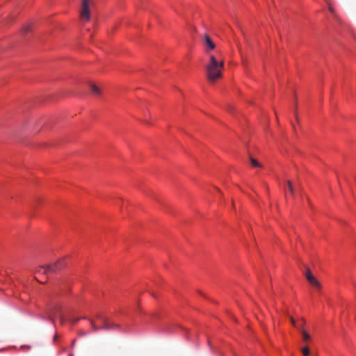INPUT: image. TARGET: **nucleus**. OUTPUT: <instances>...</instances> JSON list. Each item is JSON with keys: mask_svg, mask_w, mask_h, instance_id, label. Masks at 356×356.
Here are the masks:
<instances>
[{"mask_svg": "<svg viewBox=\"0 0 356 356\" xmlns=\"http://www.w3.org/2000/svg\"><path fill=\"white\" fill-rule=\"evenodd\" d=\"M151 113L149 110H145L143 113V119L141 120V122L147 126H151Z\"/></svg>", "mask_w": 356, "mask_h": 356, "instance_id": "obj_8", "label": "nucleus"}, {"mask_svg": "<svg viewBox=\"0 0 356 356\" xmlns=\"http://www.w3.org/2000/svg\"><path fill=\"white\" fill-rule=\"evenodd\" d=\"M251 164L253 167H260V163L254 158H251L250 159Z\"/></svg>", "mask_w": 356, "mask_h": 356, "instance_id": "obj_13", "label": "nucleus"}, {"mask_svg": "<svg viewBox=\"0 0 356 356\" xmlns=\"http://www.w3.org/2000/svg\"><path fill=\"white\" fill-rule=\"evenodd\" d=\"M291 321L292 325L297 328L300 332H302L304 329V326L305 325V321L304 319H301L299 321H295L293 318H291Z\"/></svg>", "mask_w": 356, "mask_h": 356, "instance_id": "obj_7", "label": "nucleus"}, {"mask_svg": "<svg viewBox=\"0 0 356 356\" xmlns=\"http://www.w3.org/2000/svg\"><path fill=\"white\" fill-rule=\"evenodd\" d=\"M306 278L307 281L309 282V284L317 288L320 289L321 285L320 282L317 280V279L312 275V272L310 270H307L305 274Z\"/></svg>", "mask_w": 356, "mask_h": 356, "instance_id": "obj_6", "label": "nucleus"}, {"mask_svg": "<svg viewBox=\"0 0 356 356\" xmlns=\"http://www.w3.org/2000/svg\"><path fill=\"white\" fill-rule=\"evenodd\" d=\"M301 333H302V339L304 341H307L310 339L309 334L307 333L305 330H302V332Z\"/></svg>", "mask_w": 356, "mask_h": 356, "instance_id": "obj_11", "label": "nucleus"}, {"mask_svg": "<svg viewBox=\"0 0 356 356\" xmlns=\"http://www.w3.org/2000/svg\"><path fill=\"white\" fill-rule=\"evenodd\" d=\"M202 40H203L204 51L206 52V54L208 56L209 54H211V51L215 49L216 44L208 35H206V34L204 35Z\"/></svg>", "mask_w": 356, "mask_h": 356, "instance_id": "obj_4", "label": "nucleus"}, {"mask_svg": "<svg viewBox=\"0 0 356 356\" xmlns=\"http://www.w3.org/2000/svg\"><path fill=\"white\" fill-rule=\"evenodd\" d=\"M302 354L305 355V356H307L309 355V349L308 347H304L302 350Z\"/></svg>", "mask_w": 356, "mask_h": 356, "instance_id": "obj_14", "label": "nucleus"}, {"mask_svg": "<svg viewBox=\"0 0 356 356\" xmlns=\"http://www.w3.org/2000/svg\"><path fill=\"white\" fill-rule=\"evenodd\" d=\"M61 306L59 304H54L49 307V315L51 318L60 317Z\"/></svg>", "mask_w": 356, "mask_h": 356, "instance_id": "obj_5", "label": "nucleus"}, {"mask_svg": "<svg viewBox=\"0 0 356 356\" xmlns=\"http://www.w3.org/2000/svg\"><path fill=\"white\" fill-rule=\"evenodd\" d=\"M31 30V26L29 24H25L22 28V31L24 33L29 32Z\"/></svg>", "mask_w": 356, "mask_h": 356, "instance_id": "obj_12", "label": "nucleus"}, {"mask_svg": "<svg viewBox=\"0 0 356 356\" xmlns=\"http://www.w3.org/2000/svg\"><path fill=\"white\" fill-rule=\"evenodd\" d=\"M65 265L64 261L63 259H59L53 264L40 266L38 270V274L54 273L63 268Z\"/></svg>", "mask_w": 356, "mask_h": 356, "instance_id": "obj_3", "label": "nucleus"}, {"mask_svg": "<svg viewBox=\"0 0 356 356\" xmlns=\"http://www.w3.org/2000/svg\"><path fill=\"white\" fill-rule=\"evenodd\" d=\"M90 91L92 95H99L102 92L101 88L94 83H90Z\"/></svg>", "mask_w": 356, "mask_h": 356, "instance_id": "obj_9", "label": "nucleus"}, {"mask_svg": "<svg viewBox=\"0 0 356 356\" xmlns=\"http://www.w3.org/2000/svg\"><path fill=\"white\" fill-rule=\"evenodd\" d=\"M284 190H288L290 193L293 195V193H294V191H293V186H292V184L290 181H286V186H284Z\"/></svg>", "mask_w": 356, "mask_h": 356, "instance_id": "obj_10", "label": "nucleus"}, {"mask_svg": "<svg viewBox=\"0 0 356 356\" xmlns=\"http://www.w3.org/2000/svg\"><path fill=\"white\" fill-rule=\"evenodd\" d=\"M328 8H329V10H330L331 13H333V12H334V10H333V8H332L331 6H329Z\"/></svg>", "mask_w": 356, "mask_h": 356, "instance_id": "obj_15", "label": "nucleus"}, {"mask_svg": "<svg viewBox=\"0 0 356 356\" xmlns=\"http://www.w3.org/2000/svg\"><path fill=\"white\" fill-rule=\"evenodd\" d=\"M204 67L208 80L215 82L222 77L224 60L220 54H209Z\"/></svg>", "mask_w": 356, "mask_h": 356, "instance_id": "obj_1", "label": "nucleus"}, {"mask_svg": "<svg viewBox=\"0 0 356 356\" xmlns=\"http://www.w3.org/2000/svg\"><path fill=\"white\" fill-rule=\"evenodd\" d=\"M93 5L92 0H81L80 19L83 22L90 20V9Z\"/></svg>", "mask_w": 356, "mask_h": 356, "instance_id": "obj_2", "label": "nucleus"}]
</instances>
